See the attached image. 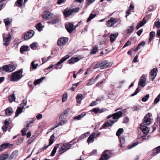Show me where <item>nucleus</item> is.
<instances>
[{
	"instance_id": "obj_1",
	"label": "nucleus",
	"mask_w": 160,
	"mask_h": 160,
	"mask_svg": "<svg viewBox=\"0 0 160 160\" xmlns=\"http://www.w3.org/2000/svg\"><path fill=\"white\" fill-rule=\"evenodd\" d=\"M152 118L151 114L148 113L145 116L142 124H141V129L143 133L145 134H146L149 132L148 127L145 125H149L151 123Z\"/></svg>"
},
{
	"instance_id": "obj_2",
	"label": "nucleus",
	"mask_w": 160,
	"mask_h": 160,
	"mask_svg": "<svg viewBox=\"0 0 160 160\" xmlns=\"http://www.w3.org/2000/svg\"><path fill=\"white\" fill-rule=\"evenodd\" d=\"M146 80L145 75L144 74L142 75L139 81L138 88L134 93L130 95L131 97H133L139 92L141 90V88L140 87L143 88L145 86L146 83Z\"/></svg>"
},
{
	"instance_id": "obj_3",
	"label": "nucleus",
	"mask_w": 160,
	"mask_h": 160,
	"mask_svg": "<svg viewBox=\"0 0 160 160\" xmlns=\"http://www.w3.org/2000/svg\"><path fill=\"white\" fill-rule=\"evenodd\" d=\"M22 69L13 72L12 75L11 80L14 82L18 81L22 77Z\"/></svg>"
},
{
	"instance_id": "obj_4",
	"label": "nucleus",
	"mask_w": 160,
	"mask_h": 160,
	"mask_svg": "<svg viewBox=\"0 0 160 160\" xmlns=\"http://www.w3.org/2000/svg\"><path fill=\"white\" fill-rule=\"evenodd\" d=\"M76 139V138L73 139L72 141L69 142L68 143H63L62 146V147H61L59 148V153L60 154H62L70 149L72 146V144L71 143L74 141V140Z\"/></svg>"
},
{
	"instance_id": "obj_5",
	"label": "nucleus",
	"mask_w": 160,
	"mask_h": 160,
	"mask_svg": "<svg viewBox=\"0 0 160 160\" xmlns=\"http://www.w3.org/2000/svg\"><path fill=\"white\" fill-rule=\"evenodd\" d=\"M16 68V66L14 65L9 64L5 65L0 68V70L4 71L7 72H11L13 71Z\"/></svg>"
},
{
	"instance_id": "obj_6",
	"label": "nucleus",
	"mask_w": 160,
	"mask_h": 160,
	"mask_svg": "<svg viewBox=\"0 0 160 160\" xmlns=\"http://www.w3.org/2000/svg\"><path fill=\"white\" fill-rule=\"evenodd\" d=\"M27 103V100L24 99L23 101V102L20 104L21 107H19L18 108L16 112L15 117L18 116L22 112L24 106Z\"/></svg>"
},
{
	"instance_id": "obj_7",
	"label": "nucleus",
	"mask_w": 160,
	"mask_h": 160,
	"mask_svg": "<svg viewBox=\"0 0 160 160\" xmlns=\"http://www.w3.org/2000/svg\"><path fill=\"white\" fill-rule=\"evenodd\" d=\"M3 39V44L6 46H8L10 43V42L11 39V36L8 33L6 36L5 34H2Z\"/></svg>"
},
{
	"instance_id": "obj_8",
	"label": "nucleus",
	"mask_w": 160,
	"mask_h": 160,
	"mask_svg": "<svg viewBox=\"0 0 160 160\" xmlns=\"http://www.w3.org/2000/svg\"><path fill=\"white\" fill-rule=\"evenodd\" d=\"M68 41V38L66 37H62L59 38L57 41L58 46L62 47L65 46Z\"/></svg>"
},
{
	"instance_id": "obj_9",
	"label": "nucleus",
	"mask_w": 160,
	"mask_h": 160,
	"mask_svg": "<svg viewBox=\"0 0 160 160\" xmlns=\"http://www.w3.org/2000/svg\"><path fill=\"white\" fill-rule=\"evenodd\" d=\"M111 155L110 152L108 150L104 151L102 153L101 158L99 160H106L109 158Z\"/></svg>"
},
{
	"instance_id": "obj_10",
	"label": "nucleus",
	"mask_w": 160,
	"mask_h": 160,
	"mask_svg": "<svg viewBox=\"0 0 160 160\" xmlns=\"http://www.w3.org/2000/svg\"><path fill=\"white\" fill-rule=\"evenodd\" d=\"M122 113L121 111H119L112 114V115H110L108 116V119L110 118L113 117L114 120H117L119 119L122 116Z\"/></svg>"
},
{
	"instance_id": "obj_11",
	"label": "nucleus",
	"mask_w": 160,
	"mask_h": 160,
	"mask_svg": "<svg viewBox=\"0 0 160 160\" xmlns=\"http://www.w3.org/2000/svg\"><path fill=\"white\" fill-rule=\"evenodd\" d=\"M117 22V19L111 17L107 22L106 25L108 27H111L114 25Z\"/></svg>"
},
{
	"instance_id": "obj_12",
	"label": "nucleus",
	"mask_w": 160,
	"mask_h": 160,
	"mask_svg": "<svg viewBox=\"0 0 160 160\" xmlns=\"http://www.w3.org/2000/svg\"><path fill=\"white\" fill-rule=\"evenodd\" d=\"M158 72V69L157 68L152 69L150 72L149 75V78L153 81L156 77Z\"/></svg>"
},
{
	"instance_id": "obj_13",
	"label": "nucleus",
	"mask_w": 160,
	"mask_h": 160,
	"mask_svg": "<svg viewBox=\"0 0 160 160\" xmlns=\"http://www.w3.org/2000/svg\"><path fill=\"white\" fill-rule=\"evenodd\" d=\"M34 31L33 30H30L26 33L24 36V38L25 40H28L31 38L34 35Z\"/></svg>"
},
{
	"instance_id": "obj_14",
	"label": "nucleus",
	"mask_w": 160,
	"mask_h": 160,
	"mask_svg": "<svg viewBox=\"0 0 160 160\" xmlns=\"http://www.w3.org/2000/svg\"><path fill=\"white\" fill-rule=\"evenodd\" d=\"M65 28L68 31L69 33L71 32L74 29V26L72 23H69L65 25Z\"/></svg>"
},
{
	"instance_id": "obj_15",
	"label": "nucleus",
	"mask_w": 160,
	"mask_h": 160,
	"mask_svg": "<svg viewBox=\"0 0 160 160\" xmlns=\"http://www.w3.org/2000/svg\"><path fill=\"white\" fill-rule=\"evenodd\" d=\"M54 15L53 14L50 13L48 11L44 12V14L42 15V17L43 18L47 19H49L53 17Z\"/></svg>"
},
{
	"instance_id": "obj_16",
	"label": "nucleus",
	"mask_w": 160,
	"mask_h": 160,
	"mask_svg": "<svg viewBox=\"0 0 160 160\" xmlns=\"http://www.w3.org/2000/svg\"><path fill=\"white\" fill-rule=\"evenodd\" d=\"M117 121V120H109L107 121V122L105 123L104 125V127H105V128H106L107 127H111L113 124Z\"/></svg>"
},
{
	"instance_id": "obj_17",
	"label": "nucleus",
	"mask_w": 160,
	"mask_h": 160,
	"mask_svg": "<svg viewBox=\"0 0 160 160\" xmlns=\"http://www.w3.org/2000/svg\"><path fill=\"white\" fill-rule=\"evenodd\" d=\"M70 110V108H67L65 109L60 115L59 119H62L64 118V116H66Z\"/></svg>"
},
{
	"instance_id": "obj_18",
	"label": "nucleus",
	"mask_w": 160,
	"mask_h": 160,
	"mask_svg": "<svg viewBox=\"0 0 160 160\" xmlns=\"http://www.w3.org/2000/svg\"><path fill=\"white\" fill-rule=\"evenodd\" d=\"M18 155V152L17 150L14 151L11 154L9 159L10 160H14L16 159Z\"/></svg>"
},
{
	"instance_id": "obj_19",
	"label": "nucleus",
	"mask_w": 160,
	"mask_h": 160,
	"mask_svg": "<svg viewBox=\"0 0 160 160\" xmlns=\"http://www.w3.org/2000/svg\"><path fill=\"white\" fill-rule=\"evenodd\" d=\"M72 13V9H69L68 8H66L64 10L63 12L64 15L66 17H69L71 15Z\"/></svg>"
},
{
	"instance_id": "obj_20",
	"label": "nucleus",
	"mask_w": 160,
	"mask_h": 160,
	"mask_svg": "<svg viewBox=\"0 0 160 160\" xmlns=\"http://www.w3.org/2000/svg\"><path fill=\"white\" fill-rule=\"evenodd\" d=\"M95 132L92 133L88 138L87 142L88 143L92 142L94 141L95 138Z\"/></svg>"
},
{
	"instance_id": "obj_21",
	"label": "nucleus",
	"mask_w": 160,
	"mask_h": 160,
	"mask_svg": "<svg viewBox=\"0 0 160 160\" xmlns=\"http://www.w3.org/2000/svg\"><path fill=\"white\" fill-rule=\"evenodd\" d=\"M69 58L68 55H67L63 57L61 59H60L59 61L56 64V66H58L59 65L61 64L63 62L65 61L66 60L68 59Z\"/></svg>"
},
{
	"instance_id": "obj_22",
	"label": "nucleus",
	"mask_w": 160,
	"mask_h": 160,
	"mask_svg": "<svg viewBox=\"0 0 160 160\" xmlns=\"http://www.w3.org/2000/svg\"><path fill=\"white\" fill-rule=\"evenodd\" d=\"M118 36V33L111 34L109 37L111 42L112 43L113 42Z\"/></svg>"
},
{
	"instance_id": "obj_23",
	"label": "nucleus",
	"mask_w": 160,
	"mask_h": 160,
	"mask_svg": "<svg viewBox=\"0 0 160 160\" xmlns=\"http://www.w3.org/2000/svg\"><path fill=\"white\" fill-rule=\"evenodd\" d=\"M80 59L77 57H72L68 61V62L69 64H73L78 62Z\"/></svg>"
},
{
	"instance_id": "obj_24",
	"label": "nucleus",
	"mask_w": 160,
	"mask_h": 160,
	"mask_svg": "<svg viewBox=\"0 0 160 160\" xmlns=\"http://www.w3.org/2000/svg\"><path fill=\"white\" fill-rule=\"evenodd\" d=\"M147 22V21L144 19H143L142 21H141L136 26V29H139L140 27L143 26Z\"/></svg>"
},
{
	"instance_id": "obj_25",
	"label": "nucleus",
	"mask_w": 160,
	"mask_h": 160,
	"mask_svg": "<svg viewBox=\"0 0 160 160\" xmlns=\"http://www.w3.org/2000/svg\"><path fill=\"white\" fill-rule=\"evenodd\" d=\"M13 112L12 109L11 107H8L6 109L5 113L7 116H9L11 115Z\"/></svg>"
},
{
	"instance_id": "obj_26",
	"label": "nucleus",
	"mask_w": 160,
	"mask_h": 160,
	"mask_svg": "<svg viewBox=\"0 0 160 160\" xmlns=\"http://www.w3.org/2000/svg\"><path fill=\"white\" fill-rule=\"evenodd\" d=\"M23 0H17L15 3L14 6H16L18 8H21L22 7Z\"/></svg>"
},
{
	"instance_id": "obj_27",
	"label": "nucleus",
	"mask_w": 160,
	"mask_h": 160,
	"mask_svg": "<svg viewBox=\"0 0 160 160\" xmlns=\"http://www.w3.org/2000/svg\"><path fill=\"white\" fill-rule=\"evenodd\" d=\"M86 115V113L85 112H83L80 114L75 117L74 118V119L77 120H80L82 118L85 116Z\"/></svg>"
},
{
	"instance_id": "obj_28",
	"label": "nucleus",
	"mask_w": 160,
	"mask_h": 160,
	"mask_svg": "<svg viewBox=\"0 0 160 160\" xmlns=\"http://www.w3.org/2000/svg\"><path fill=\"white\" fill-rule=\"evenodd\" d=\"M82 99L83 96L82 94L79 93L77 94L76 96V99L78 103H80Z\"/></svg>"
},
{
	"instance_id": "obj_29",
	"label": "nucleus",
	"mask_w": 160,
	"mask_h": 160,
	"mask_svg": "<svg viewBox=\"0 0 160 160\" xmlns=\"http://www.w3.org/2000/svg\"><path fill=\"white\" fill-rule=\"evenodd\" d=\"M153 155L155 156L160 152V146L156 148L153 150Z\"/></svg>"
},
{
	"instance_id": "obj_30",
	"label": "nucleus",
	"mask_w": 160,
	"mask_h": 160,
	"mask_svg": "<svg viewBox=\"0 0 160 160\" xmlns=\"http://www.w3.org/2000/svg\"><path fill=\"white\" fill-rule=\"evenodd\" d=\"M10 146L9 143H6L2 144L0 145V151H2L5 148H7Z\"/></svg>"
},
{
	"instance_id": "obj_31",
	"label": "nucleus",
	"mask_w": 160,
	"mask_h": 160,
	"mask_svg": "<svg viewBox=\"0 0 160 160\" xmlns=\"http://www.w3.org/2000/svg\"><path fill=\"white\" fill-rule=\"evenodd\" d=\"M8 154L5 153L2 154L0 156V160H6L9 157Z\"/></svg>"
},
{
	"instance_id": "obj_32",
	"label": "nucleus",
	"mask_w": 160,
	"mask_h": 160,
	"mask_svg": "<svg viewBox=\"0 0 160 160\" xmlns=\"http://www.w3.org/2000/svg\"><path fill=\"white\" fill-rule=\"evenodd\" d=\"M145 44V42H142L139 43L138 45L136 48L135 49L134 51H138L139 49H140L142 48V47L144 46Z\"/></svg>"
},
{
	"instance_id": "obj_33",
	"label": "nucleus",
	"mask_w": 160,
	"mask_h": 160,
	"mask_svg": "<svg viewBox=\"0 0 160 160\" xmlns=\"http://www.w3.org/2000/svg\"><path fill=\"white\" fill-rule=\"evenodd\" d=\"M134 30V25H132L131 26L128 27V29L126 30L125 32L128 33L132 32Z\"/></svg>"
},
{
	"instance_id": "obj_34",
	"label": "nucleus",
	"mask_w": 160,
	"mask_h": 160,
	"mask_svg": "<svg viewBox=\"0 0 160 160\" xmlns=\"http://www.w3.org/2000/svg\"><path fill=\"white\" fill-rule=\"evenodd\" d=\"M96 16V14L95 13H91L90 15L88 18L87 20V22H90L92 19L94 18Z\"/></svg>"
},
{
	"instance_id": "obj_35",
	"label": "nucleus",
	"mask_w": 160,
	"mask_h": 160,
	"mask_svg": "<svg viewBox=\"0 0 160 160\" xmlns=\"http://www.w3.org/2000/svg\"><path fill=\"white\" fill-rule=\"evenodd\" d=\"M28 46H22L20 49V51L21 53H23L24 51H28Z\"/></svg>"
},
{
	"instance_id": "obj_36",
	"label": "nucleus",
	"mask_w": 160,
	"mask_h": 160,
	"mask_svg": "<svg viewBox=\"0 0 160 160\" xmlns=\"http://www.w3.org/2000/svg\"><path fill=\"white\" fill-rule=\"evenodd\" d=\"M16 97L14 94L10 95L9 96L8 100L10 102H11L12 101H15Z\"/></svg>"
},
{
	"instance_id": "obj_37",
	"label": "nucleus",
	"mask_w": 160,
	"mask_h": 160,
	"mask_svg": "<svg viewBox=\"0 0 160 160\" xmlns=\"http://www.w3.org/2000/svg\"><path fill=\"white\" fill-rule=\"evenodd\" d=\"M45 78V77H42L38 79L35 80L34 83V85L36 86L39 84L42 81V80L44 79Z\"/></svg>"
},
{
	"instance_id": "obj_38",
	"label": "nucleus",
	"mask_w": 160,
	"mask_h": 160,
	"mask_svg": "<svg viewBox=\"0 0 160 160\" xmlns=\"http://www.w3.org/2000/svg\"><path fill=\"white\" fill-rule=\"evenodd\" d=\"M36 27L37 29L40 32L42 30L43 27L42 26L40 22H39L36 26Z\"/></svg>"
},
{
	"instance_id": "obj_39",
	"label": "nucleus",
	"mask_w": 160,
	"mask_h": 160,
	"mask_svg": "<svg viewBox=\"0 0 160 160\" xmlns=\"http://www.w3.org/2000/svg\"><path fill=\"white\" fill-rule=\"evenodd\" d=\"M59 144H57L54 147V148L52 150L51 153V156H53L54 155L55 153L56 152V150L57 148L59 147Z\"/></svg>"
},
{
	"instance_id": "obj_40",
	"label": "nucleus",
	"mask_w": 160,
	"mask_h": 160,
	"mask_svg": "<svg viewBox=\"0 0 160 160\" xmlns=\"http://www.w3.org/2000/svg\"><path fill=\"white\" fill-rule=\"evenodd\" d=\"M107 60H105L101 63V69H102L107 68Z\"/></svg>"
},
{
	"instance_id": "obj_41",
	"label": "nucleus",
	"mask_w": 160,
	"mask_h": 160,
	"mask_svg": "<svg viewBox=\"0 0 160 160\" xmlns=\"http://www.w3.org/2000/svg\"><path fill=\"white\" fill-rule=\"evenodd\" d=\"M67 122V121L66 120H62L54 128L52 129H54V128L58 127L59 126L63 125L66 123Z\"/></svg>"
},
{
	"instance_id": "obj_42",
	"label": "nucleus",
	"mask_w": 160,
	"mask_h": 160,
	"mask_svg": "<svg viewBox=\"0 0 160 160\" xmlns=\"http://www.w3.org/2000/svg\"><path fill=\"white\" fill-rule=\"evenodd\" d=\"M155 35V33L154 32H151L150 33V38H149L150 42H151L153 39Z\"/></svg>"
},
{
	"instance_id": "obj_43",
	"label": "nucleus",
	"mask_w": 160,
	"mask_h": 160,
	"mask_svg": "<svg viewBox=\"0 0 160 160\" xmlns=\"http://www.w3.org/2000/svg\"><path fill=\"white\" fill-rule=\"evenodd\" d=\"M97 52H98V47L96 46L94 48H93L90 52V53L91 54H93L96 53Z\"/></svg>"
},
{
	"instance_id": "obj_44",
	"label": "nucleus",
	"mask_w": 160,
	"mask_h": 160,
	"mask_svg": "<svg viewBox=\"0 0 160 160\" xmlns=\"http://www.w3.org/2000/svg\"><path fill=\"white\" fill-rule=\"evenodd\" d=\"M149 95L148 94L146 95L144 97H143L142 99V102H146L148 99H149Z\"/></svg>"
},
{
	"instance_id": "obj_45",
	"label": "nucleus",
	"mask_w": 160,
	"mask_h": 160,
	"mask_svg": "<svg viewBox=\"0 0 160 160\" xmlns=\"http://www.w3.org/2000/svg\"><path fill=\"white\" fill-rule=\"evenodd\" d=\"M138 143H139V142H138L137 141V142H134L132 144L128 145V149H130L135 147L136 146L138 145Z\"/></svg>"
},
{
	"instance_id": "obj_46",
	"label": "nucleus",
	"mask_w": 160,
	"mask_h": 160,
	"mask_svg": "<svg viewBox=\"0 0 160 160\" xmlns=\"http://www.w3.org/2000/svg\"><path fill=\"white\" fill-rule=\"evenodd\" d=\"M12 20L11 19L7 18L4 20L3 22L5 23L6 25L7 26L9 25L11 22Z\"/></svg>"
},
{
	"instance_id": "obj_47",
	"label": "nucleus",
	"mask_w": 160,
	"mask_h": 160,
	"mask_svg": "<svg viewBox=\"0 0 160 160\" xmlns=\"http://www.w3.org/2000/svg\"><path fill=\"white\" fill-rule=\"evenodd\" d=\"M54 135L53 134H52L50 137V138L49 139V145H48L49 146L52 145L54 142Z\"/></svg>"
},
{
	"instance_id": "obj_48",
	"label": "nucleus",
	"mask_w": 160,
	"mask_h": 160,
	"mask_svg": "<svg viewBox=\"0 0 160 160\" xmlns=\"http://www.w3.org/2000/svg\"><path fill=\"white\" fill-rule=\"evenodd\" d=\"M123 128H119L116 132V135L117 136H120L123 132Z\"/></svg>"
},
{
	"instance_id": "obj_49",
	"label": "nucleus",
	"mask_w": 160,
	"mask_h": 160,
	"mask_svg": "<svg viewBox=\"0 0 160 160\" xmlns=\"http://www.w3.org/2000/svg\"><path fill=\"white\" fill-rule=\"evenodd\" d=\"M68 98V94L67 92H65L63 95L62 100L63 102H65Z\"/></svg>"
},
{
	"instance_id": "obj_50",
	"label": "nucleus",
	"mask_w": 160,
	"mask_h": 160,
	"mask_svg": "<svg viewBox=\"0 0 160 160\" xmlns=\"http://www.w3.org/2000/svg\"><path fill=\"white\" fill-rule=\"evenodd\" d=\"M95 82L94 78H92L90 80L89 82L87 83V86H90L92 84Z\"/></svg>"
},
{
	"instance_id": "obj_51",
	"label": "nucleus",
	"mask_w": 160,
	"mask_h": 160,
	"mask_svg": "<svg viewBox=\"0 0 160 160\" xmlns=\"http://www.w3.org/2000/svg\"><path fill=\"white\" fill-rule=\"evenodd\" d=\"M89 134V132H87V133H84L82 134L81 136H80L79 137V139H82L86 138L88 135Z\"/></svg>"
},
{
	"instance_id": "obj_52",
	"label": "nucleus",
	"mask_w": 160,
	"mask_h": 160,
	"mask_svg": "<svg viewBox=\"0 0 160 160\" xmlns=\"http://www.w3.org/2000/svg\"><path fill=\"white\" fill-rule=\"evenodd\" d=\"M59 22V19H57L53 20L52 21H50L48 23L51 24H53L58 23Z\"/></svg>"
},
{
	"instance_id": "obj_53",
	"label": "nucleus",
	"mask_w": 160,
	"mask_h": 160,
	"mask_svg": "<svg viewBox=\"0 0 160 160\" xmlns=\"http://www.w3.org/2000/svg\"><path fill=\"white\" fill-rule=\"evenodd\" d=\"M38 66V64H34V61H32L31 63V66L33 69H36Z\"/></svg>"
},
{
	"instance_id": "obj_54",
	"label": "nucleus",
	"mask_w": 160,
	"mask_h": 160,
	"mask_svg": "<svg viewBox=\"0 0 160 160\" xmlns=\"http://www.w3.org/2000/svg\"><path fill=\"white\" fill-rule=\"evenodd\" d=\"M154 25L158 28H160V21L159 20L156 21L155 22Z\"/></svg>"
},
{
	"instance_id": "obj_55",
	"label": "nucleus",
	"mask_w": 160,
	"mask_h": 160,
	"mask_svg": "<svg viewBox=\"0 0 160 160\" xmlns=\"http://www.w3.org/2000/svg\"><path fill=\"white\" fill-rule=\"evenodd\" d=\"M35 118H31L29 119L28 121H27V122L28 123L27 124H32L33 123L35 120Z\"/></svg>"
},
{
	"instance_id": "obj_56",
	"label": "nucleus",
	"mask_w": 160,
	"mask_h": 160,
	"mask_svg": "<svg viewBox=\"0 0 160 160\" xmlns=\"http://www.w3.org/2000/svg\"><path fill=\"white\" fill-rule=\"evenodd\" d=\"M119 139L120 141V142L121 143V144H123L125 142V140L124 138L123 137L121 136L119 137Z\"/></svg>"
},
{
	"instance_id": "obj_57",
	"label": "nucleus",
	"mask_w": 160,
	"mask_h": 160,
	"mask_svg": "<svg viewBox=\"0 0 160 160\" xmlns=\"http://www.w3.org/2000/svg\"><path fill=\"white\" fill-rule=\"evenodd\" d=\"M92 111L95 113H100V109L99 108H95L92 109Z\"/></svg>"
},
{
	"instance_id": "obj_58",
	"label": "nucleus",
	"mask_w": 160,
	"mask_h": 160,
	"mask_svg": "<svg viewBox=\"0 0 160 160\" xmlns=\"http://www.w3.org/2000/svg\"><path fill=\"white\" fill-rule=\"evenodd\" d=\"M38 44V43L37 42H33L31 45L30 47L32 49H34V48L36 46H37V45Z\"/></svg>"
},
{
	"instance_id": "obj_59",
	"label": "nucleus",
	"mask_w": 160,
	"mask_h": 160,
	"mask_svg": "<svg viewBox=\"0 0 160 160\" xmlns=\"http://www.w3.org/2000/svg\"><path fill=\"white\" fill-rule=\"evenodd\" d=\"M101 63H98L96 64H95L93 67V69H96L97 68H101Z\"/></svg>"
},
{
	"instance_id": "obj_60",
	"label": "nucleus",
	"mask_w": 160,
	"mask_h": 160,
	"mask_svg": "<svg viewBox=\"0 0 160 160\" xmlns=\"http://www.w3.org/2000/svg\"><path fill=\"white\" fill-rule=\"evenodd\" d=\"M35 139V138L33 137H32L31 138H30L28 141L27 142V143L28 144H31L32 142Z\"/></svg>"
},
{
	"instance_id": "obj_61",
	"label": "nucleus",
	"mask_w": 160,
	"mask_h": 160,
	"mask_svg": "<svg viewBox=\"0 0 160 160\" xmlns=\"http://www.w3.org/2000/svg\"><path fill=\"white\" fill-rule=\"evenodd\" d=\"M8 126H6L5 125H3L2 127V130L4 132H6L8 130Z\"/></svg>"
},
{
	"instance_id": "obj_62",
	"label": "nucleus",
	"mask_w": 160,
	"mask_h": 160,
	"mask_svg": "<svg viewBox=\"0 0 160 160\" xmlns=\"http://www.w3.org/2000/svg\"><path fill=\"white\" fill-rule=\"evenodd\" d=\"M10 119H6L4 121V123L6 126H8L10 124Z\"/></svg>"
},
{
	"instance_id": "obj_63",
	"label": "nucleus",
	"mask_w": 160,
	"mask_h": 160,
	"mask_svg": "<svg viewBox=\"0 0 160 160\" xmlns=\"http://www.w3.org/2000/svg\"><path fill=\"white\" fill-rule=\"evenodd\" d=\"M95 0H86L87 4L88 5H90L91 4L93 3Z\"/></svg>"
},
{
	"instance_id": "obj_64",
	"label": "nucleus",
	"mask_w": 160,
	"mask_h": 160,
	"mask_svg": "<svg viewBox=\"0 0 160 160\" xmlns=\"http://www.w3.org/2000/svg\"><path fill=\"white\" fill-rule=\"evenodd\" d=\"M131 44V42L129 41H128L127 42L124 44L123 48L128 47Z\"/></svg>"
}]
</instances>
